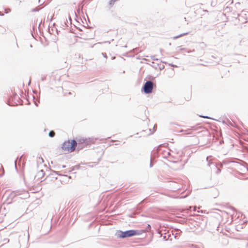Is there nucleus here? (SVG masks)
Segmentation results:
<instances>
[{
  "instance_id": "39448f33",
  "label": "nucleus",
  "mask_w": 248,
  "mask_h": 248,
  "mask_svg": "<svg viewBox=\"0 0 248 248\" xmlns=\"http://www.w3.org/2000/svg\"><path fill=\"white\" fill-rule=\"evenodd\" d=\"M55 135V133L54 131H50L49 133V136L50 137H54Z\"/></svg>"
},
{
  "instance_id": "1a4fd4ad",
  "label": "nucleus",
  "mask_w": 248,
  "mask_h": 248,
  "mask_svg": "<svg viewBox=\"0 0 248 248\" xmlns=\"http://www.w3.org/2000/svg\"><path fill=\"white\" fill-rule=\"evenodd\" d=\"M203 118H208L207 117H205V116H203Z\"/></svg>"
},
{
  "instance_id": "20e7f679",
  "label": "nucleus",
  "mask_w": 248,
  "mask_h": 248,
  "mask_svg": "<svg viewBox=\"0 0 248 248\" xmlns=\"http://www.w3.org/2000/svg\"><path fill=\"white\" fill-rule=\"evenodd\" d=\"M193 129L192 128H188L185 130H181V132H185L184 134H192L193 133Z\"/></svg>"
},
{
  "instance_id": "0eeeda50",
  "label": "nucleus",
  "mask_w": 248,
  "mask_h": 248,
  "mask_svg": "<svg viewBox=\"0 0 248 248\" xmlns=\"http://www.w3.org/2000/svg\"><path fill=\"white\" fill-rule=\"evenodd\" d=\"M217 211L219 212H222V213H227L226 212H224V211H221L220 210H217Z\"/></svg>"
},
{
  "instance_id": "f03ea898",
  "label": "nucleus",
  "mask_w": 248,
  "mask_h": 248,
  "mask_svg": "<svg viewBox=\"0 0 248 248\" xmlns=\"http://www.w3.org/2000/svg\"><path fill=\"white\" fill-rule=\"evenodd\" d=\"M141 234V232L138 230H131L125 232L119 231L117 234L118 238H124L135 235H139Z\"/></svg>"
},
{
  "instance_id": "7ed1b4c3",
  "label": "nucleus",
  "mask_w": 248,
  "mask_h": 248,
  "mask_svg": "<svg viewBox=\"0 0 248 248\" xmlns=\"http://www.w3.org/2000/svg\"><path fill=\"white\" fill-rule=\"evenodd\" d=\"M153 88V82L150 81H147L143 86V91L146 93H150L152 92Z\"/></svg>"
},
{
  "instance_id": "6e6552de",
  "label": "nucleus",
  "mask_w": 248,
  "mask_h": 248,
  "mask_svg": "<svg viewBox=\"0 0 248 248\" xmlns=\"http://www.w3.org/2000/svg\"><path fill=\"white\" fill-rule=\"evenodd\" d=\"M116 0H111V1L114 2Z\"/></svg>"
},
{
  "instance_id": "423d86ee",
  "label": "nucleus",
  "mask_w": 248,
  "mask_h": 248,
  "mask_svg": "<svg viewBox=\"0 0 248 248\" xmlns=\"http://www.w3.org/2000/svg\"><path fill=\"white\" fill-rule=\"evenodd\" d=\"M187 34V33H183V34H180V35H178V36H177L174 37H173V38H174V39H177V38H179V37H182V36H184V35H186V34Z\"/></svg>"
},
{
  "instance_id": "f257e3e1",
  "label": "nucleus",
  "mask_w": 248,
  "mask_h": 248,
  "mask_svg": "<svg viewBox=\"0 0 248 248\" xmlns=\"http://www.w3.org/2000/svg\"><path fill=\"white\" fill-rule=\"evenodd\" d=\"M77 143L75 140H68L62 144V148L64 152L71 153L75 151Z\"/></svg>"
}]
</instances>
